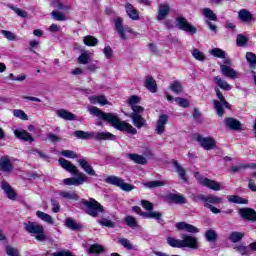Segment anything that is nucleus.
I'll return each instance as SVG.
<instances>
[{
  "label": "nucleus",
  "instance_id": "f257e3e1",
  "mask_svg": "<svg viewBox=\"0 0 256 256\" xmlns=\"http://www.w3.org/2000/svg\"><path fill=\"white\" fill-rule=\"evenodd\" d=\"M88 111L90 115L110 123V125H112L114 129H117V131H122L123 133H128L129 135H137V129L126 121H121L119 116H117L115 113H105L95 106H89Z\"/></svg>",
  "mask_w": 256,
  "mask_h": 256
},
{
  "label": "nucleus",
  "instance_id": "f03ea898",
  "mask_svg": "<svg viewBox=\"0 0 256 256\" xmlns=\"http://www.w3.org/2000/svg\"><path fill=\"white\" fill-rule=\"evenodd\" d=\"M75 137L77 139H95V141H115L117 137L113 135L111 132H85L83 130H78L74 132Z\"/></svg>",
  "mask_w": 256,
  "mask_h": 256
},
{
  "label": "nucleus",
  "instance_id": "7ed1b4c3",
  "mask_svg": "<svg viewBox=\"0 0 256 256\" xmlns=\"http://www.w3.org/2000/svg\"><path fill=\"white\" fill-rule=\"evenodd\" d=\"M24 230L27 233H30V235H34L36 241H47V236L45 235V228L43 227V225L37 222L28 221L24 223Z\"/></svg>",
  "mask_w": 256,
  "mask_h": 256
},
{
  "label": "nucleus",
  "instance_id": "20e7f679",
  "mask_svg": "<svg viewBox=\"0 0 256 256\" xmlns=\"http://www.w3.org/2000/svg\"><path fill=\"white\" fill-rule=\"evenodd\" d=\"M81 203L85 207V212L90 217H99V213H105L103 206L93 198L89 200L82 199Z\"/></svg>",
  "mask_w": 256,
  "mask_h": 256
},
{
  "label": "nucleus",
  "instance_id": "39448f33",
  "mask_svg": "<svg viewBox=\"0 0 256 256\" xmlns=\"http://www.w3.org/2000/svg\"><path fill=\"white\" fill-rule=\"evenodd\" d=\"M215 91H216V96L218 97L219 100H214L213 106L218 117H223L225 115V110L223 109V107L231 110V104L227 102V100L225 99V96H223V93H221V90L216 88Z\"/></svg>",
  "mask_w": 256,
  "mask_h": 256
},
{
  "label": "nucleus",
  "instance_id": "423d86ee",
  "mask_svg": "<svg viewBox=\"0 0 256 256\" xmlns=\"http://www.w3.org/2000/svg\"><path fill=\"white\" fill-rule=\"evenodd\" d=\"M105 183H108L109 185H115L116 187H120L122 191L126 192L133 191L135 189V186L129 183H125L123 179L117 176H108L105 179Z\"/></svg>",
  "mask_w": 256,
  "mask_h": 256
},
{
  "label": "nucleus",
  "instance_id": "0eeeda50",
  "mask_svg": "<svg viewBox=\"0 0 256 256\" xmlns=\"http://www.w3.org/2000/svg\"><path fill=\"white\" fill-rule=\"evenodd\" d=\"M175 25L177 29H180V31H185V33H191V35H195V33H197V28L191 25L183 16L176 17Z\"/></svg>",
  "mask_w": 256,
  "mask_h": 256
},
{
  "label": "nucleus",
  "instance_id": "6e6552de",
  "mask_svg": "<svg viewBox=\"0 0 256 256\" xmlns=\"http://www.w3.org/2000/svg\"><path fill=\"white\" fill-rule=\"evenodd\" d=\"M114 29L122 41H127V35L125 33H133V29L123 26V18L121 17L115 19Z\"/></svg>",
  "mask_w": 256,
  "mask_h": 256
},
{
  "label": "nucleus",
  "instance_id": "1a4fd4ad",
  "mask_svg": "<svg viewBox=\"0 0 256 256\" xmlns=\"http://www.w3.org/2000/svg\"><path fill=\"white\" fill-rule=\"evenodd\" d=\"M202 14L206 18L205 24L207 25L210 31L217 33V25L213 24L211 21H217V14L211 10V8H203Z\"/></svg>",
  "mask_w": 256,
  "mask_h": 256
},
{
  "label": "nucleus",
  "instance_id": "9d476101",
  "mask_svg": "<svg viewBox=\"0 0 256 256\" xmlns=\"http://www.w3.org/2000/svg\"><path fill=\"white\" fill-rule=\"evenodd\" d=\"M195 140L205 149V151H211L212 149H215V146L217 145L213 137H203L200 134L195 135Z\"/></svg>",
  "mask_w": 256,
  "mask_h": 256
},
{
  "label": "nucleus",
  "instance_id": "9b49d317",
  "mask_svg": "<svg viewBox=\"0 0 256 256\" xmlns=\"http://www.w3.org/2000/svg\"><path fill=\"white\" fill-rule=\"evenodd\" d=\"M182 249L187 247L188 249H199L200 244L199 240L195 236H191L188 234H182Z\"/></svg>",
  "mask_w": 256,
  "mask_h": 256
},
{
  "label": "nucleus",
  "instance_id": "f8f14e48",
  "mask_svg": "<svg viewBox=\"0 0 256 256\" xmlns=\"http://www.w3.org/2000/svg\"><path fill=\"white\" fill-rule=\"evenodd\" d=\"M77 177L66 178L63 180L64 185H73L74 187H79V185H83V183H87L89 181V177L85 175L83 172L77 174Z\"/></svg>",
  "mask_w": 256,
  "mask_h": 256
},
{
  "label": "nucleus",
  "instance_id": "ddd939ff",
  "mask_svg": "<svg viewBox=\"0 0 256 256\" xmlns=\"http://www.w3.org/2000/svg\"><path fill=\"white\" fill-rule=\"evenodd\" d=\"M238 214L244 221L256 222V211L252 208H240Z\"/></svg>",
  "mask_w": 256,
  "mask_h": 256
},
{
  "label": "nucleus",
  "instance_id": "4468645a",
  "mask_svg": "<svg viewBox=\"0 0 256 256\" xmlns=\"http://www.w3.org/2000/svg\"><path fill=\"white\" fill-rule=\"evenodd\" d=\"M142 113L143 111L134 110L130 114V118L132 119L133 125L136 126L137 129L145 127V123H147V120H145V118L141 116Z\"/></svg>",
  "mask_w": 256,
  "mask_h": 256
},
{
  "label": "nucleus",
  "instance_id": "2eb2a0df",
  "mask_svg": "<svg viewBox=\"0 0 256 256\" xmlns=\"http://www.w3.org/2000/svg\"><path fill=\"white\" fill-rule=\"evenodd\" d=\"M198 182L200 183V185H203V187H207L208 189H212V191H221V185L219 184V182L215 181V180H211L209 178H205V177H199L198 178Z\"/></svg>",
  "mask_w": 256,
  "mask_h": 256
},
{
  "label": "nucleus",
  "instance_id": "dca6fc26",
  "mask_svg": "<svg viewBox=\"0 0 256 256\" xmlns=\"http://www.w3.org/2000/svg\"><path fill=\"white\" fill-rule=\"evenodd\" d=\"M224 125L227 129H231V131H243V125L241 121L233 118L228 117L224 120Z\"/></svg>",
  "mask_w": 256,
  "mask_h": 256
},
{
  "label": "nucleus",
  "instance_id": "f3484780",
  "mask_svg": "<svg viewBox=\"0 0 256 256\" xmlns=\"http://www.w3.org/2000/svg\"><path fill=\"white\" fill-rule=\"evenodd\" d=\"M220 71L222 75H224V77H227L228 79H239L240 77L239 72L225 64H220Z\"/></svg>",
  "mask_w": 256,
  "mask_h": 256
},
{
  "label": "nucleus",
  "instance_id": "a211bd4d",
  "mask_svg": "<svg viewBox=\"0 0 256 256\" xmlns=\"http://www.w3.org/2000/svg\"><path fill=\"white\" fill-rule=\"evenodd\" d=\"M169 121V115L167 114H161L157 120L155 132L157 135H163L165 133V125H167V122Z\"/></svg>",
  "mask_w": 256,
  "mask_h": 256
},
{
  "label": "nucleus",
  "instance_id": "6ab92c4d",
  "mask_svg": "<svg viewBox=\"0 0 256 256\" xmlns=\"http://www.w3.org/2000/svg\"><path fill=\"white\" fill-rule=\"evenodd\" d=\"M14 135L17 139H20V141L29 142V143H33V141H35L33 139V136H31L29 132L21 128L14 130Z\"/></svg>",
  "mask_w": 256,
  "mask_h": 256
},
{
  "label": "nucleus",
  "instance_id": "aec40b11",
  "mask_svg": "<svg viewBox=\"0 0 256 256\" xmlns=\"http://www.w3.org/2000/svg\"><path fill=\"white\" fill-rule=\"evenodd\" d=\"M58 161L61 167L66 171H69V173H73V175L79 174L77 166L73 165V163H71L69 160H66L65 158H60Z\"/></svg>",
  "mask_w": 256,
  "mask_h": 256
},
{
  "label": "nucleus",
  "instance_id": "412c9836",
  "mask_svg": "<svg viewBox=\"0 0 256 256\" xmlns=\"http://www.w3.org/2000/svg\"><path fill=\"white\" fill-rule=\"evenodd\" d=\"M1 189L11 201H15V199H17V194L15 193V190H13V187H11L7 181L3 180L1 182Z\"/></svg>",
  "mask_w": 256,
  "mask_h": 256
},
{
  "label": "nucleus",
  "instance_id": "4be33fe9",
  "mask_svg": "<svg viewBox=\"0 0 256 256\" xmlns=\"http://www.w3.org/2000/svg\"><path fill=\"white\" fill-rule=\"evenodd\" d=\"M238 19L243 23H253L255 16L247 9H241L238 12Z\"/></svg>",
  "mask_w": 256,
  "mask_h": 256
},
{
  "label": "nucleus",
  "instance_id": "5701e85b",
  "mask_svg": "<svg viewBox=\"0 0 256 256\" xmlns=\"http://www.w3.org/2000/svg\"><path fill=\"white\" fill-rule=\"evenodd\" d=\"M78 165L87 173V175H90L91 177H96L97 173H95V170L93 169V166L87 162L85 159H78Z\"/></svg>",
  "mask_w": 256,
  "mask_h": 256
},
{
  "label": "nucleus",
  "instance_id": "b1692460",
  "mask_svg": "<svg viewBox=\"0 0 256 256\" xmlns=\"http://www.w3.org/2000/svg\"><path fill=\"white\" fill-rule=\"evenodd\" d=\"M176 229H178V231H186L187 233H199V228L186 222L176 223Z\"/></svg>",
  "mask_w": 256,
  "mask_h": 256
},
{
  "label": "nucleus",
  "instance_id": "393cba45",
  "mask_svg": "<svg viewBox=\"0 0 256 256\" xmlns=\"http://www.w3.org/2000/svg\"><path fill=\"white\" fill-rule=\"evenodd\" d=\"M171 11V8L169 7V4H160L158 6V14L156 16L157 21H163Z\"/></svg>",
  "mask_w": 256,
  "mask_h": 256
},
{
  "label": "nucleus",
  "instance_id": "a878e982",
  "mask_svg": "<svg viewBox=\"0 0 256 256\" xmlns=\"http://www.w3.org/2000/svg\"><path fill=\"white\" fill-rule=\"evenodd\" d=\"M0 171H3L4 173L13 172V164L8 157H2L0 159Z\"/></svg>",
  "mask_w": 256,
  "mask_h": 256
},
{
  "label": "nucleus",
  "instance_id": "bb28decb",
  "mask_svg": "<svg viewBox=\"0 0 256 256\" xmlns=\"http://www.w3.org/2000/svg\"><path fill=\"white\" fill-rule=\"evenodd\" d=\"M223 203V198L210 194L206 196L204 207H213V205H219Z\"/></svg>",
  "mask_w": 256,
  "mask_h": 256
},
{
  "label": "nucleus",
  "instance_id": "cd10ccee",
  "mask_svg": "<svg viewBox=\"0 0 256 256\" xmlns=\"http://www.w3.org/2000/svg\"><path fill=\"white\" fill-rule=\"evenodd\" d=\"M144 85L150 93H157V81L153 79V76L147 75L144 81Z\"/></svg>",
  "mask_w": 256,
  "mask_h": 256
},
{
  "label": "nucleus",
  "instance_id": "c85d7f7f",
  "mask_svg": "<svg viewBox=\"0 0 256 256\" xmlns=\"http://www.w3.org/2000/svg\"><path fill=\"white\" fill-rule=\"evenodd\" d=\"M168 201L175 203L176 205H185L187 204V198L181 194H169L167 196Z\"/></svg>",
  "mask_w": 256,
  "mask_h": 256
},
{
  "label": "nucleus",
  "instance_id": "c756f323",
  "mask_svg": "<svg viewBox=\"0 0 256 256\" xmlns=\"http://www.w3.org/2000/svg\"><path fill=\"white\" fill-rule=\"evenodd\" d=\"M56 114L60 119H64L65 121H75L77 119V116L75 114L65 110V109H59L56 111Z\"/></svg>",
  "mask_w": 256,
  "mask_h": 256
},
{
  "label": "nucleus",
  "instance_id": "7c9ffc66",
  "mask_svg": "<svg viewBox=\"0 0 256 256\" xmlns=\"http://www.w3.org/2000/svg\"><path fill=\"white\" fill-rule=\"evenodd\" d=\"M172 164L175 167L177 173L179 174L180 179H182L184 183H187V181H189V178H187L185 168H183V166H181V164H179V162L176 160H173Z\"/></svg>",
  "mask_w": 256,
  "mask_h": 256
},
{
  "label": "nucleus",
  "instance_id": "2f4dec72",
  "mask_svg": "<svg viewBox=\"0 0 256 256\" xmlns=\"http://www.w3.org/2000/svg\"><path fill=\"white\" fill-rule=\"evenodd\" d=\"M140 99L139 96L133 95L128 99V105H130L132 111H145V108L142 106L137 105Z\"/></svg>",
  "mask_w": 256,
  "mask_h": 256
},
{
  "label": "nucleus",
  "instance_id": "473e14b6",
  "mask_svg": "<svg viewBox=\"0 0 256 256\" xmlns=\"http://www.w3.org/2000/svg\"><path fill=\"white\" fill-rule=\"evenodd\" d=\"M127 158L130 161H133V163H137V165H145L147 164V158H145L143 155L135 154V153H130L127 154Z\"/></svg>",
  "mask_w": 256,
  "mask_h": 256
},
{
  "label": "nucleus",
  "instance_id": "72a5a7b5",
  "mask_svg": "<svg viewBox=\"0 0 256 256\" xmlns=\"http://www.w3.org/2000/svg\"><path fill=\"white\" fill-rule=\"evenodd\" d=\"M89 101L90 103H92L93 105H97V103H99V105H109V100H107V97L103 96V95H93L89 97Z\"/></svg>",
  "mask_w": 256,
  "mask_h": 256
},
{
  "label": "nucleus",
  "instance_id": "f704fd0d",
  "mask_svg": "<svg viewBox=\"0 0 256 256\" xmlns=\"http://www.w3.org/2000/svg\"><path fill=\"white\" fill-rule=\"evenodd\" d=\"M214 83L218 85L220 89H223V91H231V89H233V86L222 79L221 76L214 77Z\"/></svg>",
  "mask_w": 256,
  "mask_h": 256
},
{
  "label": "nucleus",
  "instance_id": "c9c22d12",
  "mask_svg": "<svg viewBox=\"0 0 256 256\" xmlns=\"http://www.w3.org/2000/svg\"><path fill=\"white\" fill-rule=\"evenodd\" d=\"M126 9V13L128 15V17H130V19H132L133 21H138L139 19V12H137V9H135V7H133L131 4H126L125 6Z\"/></svg>",
  "mask_w": 256,
  "mask_h": 256
},
{
  "label": "nucleus",
  "instance_id": "e433bc0d",
  "mask_svg": "<svg viewBox=\"0 0 256 256\" xmlns=\"http://www.w3.org/2000/svg\"><path fill=\"white\" fill-rule=\"evenodd\" d=\"M243 169H256V163H250V164H241L238 166H232L230 168L231 173H241Z\"/></svg>",
  "mask_w": 256,
  "mask_h": 256
},
{
  "label": "nucleus",
  "instance_id": "4c0bfd02",
  "mask_svg": "<svg viewBox=\"0 0 256 256\" xmlns=\"http://www.w3.org/2000/svg\"><path fill=\"white\" fill-rule=\"evenodd\" d=\"M65 225L68 229H71V231H79L83 229V226L77 223V221H75L73 218H67Z\"/></svg>",
  "mask_w": 256,
  "mask_h": 256
},
{
  "label": "nucleus",
  "instance_id": "58836bf2",
  "mask_svg": "<svg viewBox=\"0 0 256 256\" xmlns=\"http://www.w3.org/2000/svg\"><path fill=\"white\" fill-rule=\"evenodd\" d=\"M244 237L245 233L233 231L229 234L228 239L231 243H239L240 241H243Z\"/></svg>",
  "mask_w": 256,
  "mask_h": 256
},
{
  "label": "nucleus",
  "instance_id": "ea45409f",
  "mask_svg": "<svg viewBox=\"0 0 256 256\" xmlns=\"http://www.w3.org/2000/svg\"><path fill=\"white\" fill-rule=\"evenodd\" d=\"M170 91L172 93H175L176 95H181L183 92V84H181V81L175 80L173 81L169 86Z\"/></svg>",
  "mask_w": 256,
  "mask_h": 256
},
{
  "label": "nucleus",
  "instance_id": "a19ab883",
  "mask_svg": "<svg viewBox=\"0 0 256 256\" xmlns=\"http://www.w3.org/2000/svg\"><path fill=\"white\" fill-rule=\"evenodd\" d=\"M142 217L144 219H156L157 222L160 223L163 214H161V212H155L153 210H150L148 212H144V214H142Z\"/></svg>",
  "mask_w": 256,
  "mask_h": 256
},
{
  "label": "nucleus",
  "instance_id": "79ce46f5",
  "mask_svg": "<svg viewBox=\"0 0 256 256\" xmlns=\"http://www.w3.org/2000/svg\"><path fill=\"white\" fill-rule=\"evenodd\" d=\"M60 197L62 199H69L70 201H79V195L73 191H60Z\"/></svg>",
  "mask_w": 256,
  "mask_h": 256
},
{
  "label": "nucleus",
  "instance_id": "37998d69",
  "mask_svg": "<svg viewBox=\"0 0 256 256\" xmlns=\"http://www.w3.org/2000/svg\"><path fill=\"white\" fill-rule=\"evenodd\" d=\"M36 216L38 217V219H41V221L48 223V225H53L55 223L53 217L43 211H37Z\"/></svg>",
  "mask_w": 256,
  "mask_h": 256
},
{
  "label": "nucleus",
  "instance_id": "c03bdc74",
  "mask_svg": "<svg viewBox=\"0 0 256 256\" xmlns=\"http://www.w3.org/2000/svg\"><path fill=\"white\" fill-rule=\"evenodd\" d=\"M168 245H170V247H174L176 249H183V242H182V239H176V238H173V237H168L166 239Z\"/></svg>",
  "mask_w": 256,
  "mask_h": 256
},
{
  "label": "nucleus",
  "instance_id": "a18cd8bd",
  "mask_svg": "<svg viewBox=\"0 0 256 256\" xmlns=\"http://www.w3.org/2000/svg\"><path fill=\"white\" fill-rule=\"evenodd\" d=\"M50 5L51 7H54V9H58L59 11H69V9H71L70 6L63 4V2L59 0H52Z\"/></svg>",
  "mask_w": 256,
  "mask_h": 256
},
{
  "label": "nucleus",
  "instance_id": "49530a36",
  "mask_svg": "<svg viewBox=\"0 0 256 256\" xmlns=\"http://www.w3.org/2000/svg\"><path fill=\"white\" fill-rule=\"evenodd\" d=\"M124 223H126V225H128V227L131 229H137V227H139V224H137V219L133 216H126L124 218Z\"/></svg>",
  "mask_w": 256,
  "mask_h": 256
},
{
  "label": "nucleus",
  "instance_id": "de8ad7c7",
  "mask_svg": "<svg viewBox=\"0 0 256 256\" xmlns=\"http://www.w3.org/2000/svg\"><path fill=\"white\" fill-rule=\"evenodd\" d=\"M84 45H87L88 47H95L98 43L99 40L95 38L94 36L88 35L84 37L83 39Z\"/></svg>",
  "mask_w": 256,
  "mask_h": 256
},
{
  "label": "nucleus",
  "instance_id": "09e8293b",
  "mask_svg": "<svg viewBox=\"0 0 256 256\" xmlns=\"http://www.w3.org/2000/svg\"><path fill=\"white\" fill-rule=\"evenodd\" d=\"M249 43V38L244 34H238L236 37V45L237 47H245Z\"/></svg>",
  "mask_w": 256,
  "mask_h": 256
},
{
  "label": "nucleus",
  "instance_id": "8fccbe9b",
  "mask_svg": "<svg viewBox=\"0 0 256 256\" xmlns=\"http://www.w3.org/2000/svg\"><path fill=\"white\" fill-rule=\"evenodd\" d=\"M164 185L165 182L161 180H154L144 183V187H147L148 189H155L157 187H163Z\"/></svg>",
  "mask_w": 256,
  "mask_h": 256
},
{
  "label": "nucleus",
  "instance_id": "3c124183",
  "mask_svg": "<svg viewBox=\"0 0 256 256\" xmlns=\"http://www.w3.org/2000/svg\"><path fill=\"white\" fill-rule=\"evenodd\" d=\"M229 203H237L238 205H245L247 200L245 198H241V196L231 195L228 196Z\"/></svg>",
  "mask_w": 256,
  "mask_h": 256
},
{
  "label": "nucleus",
  "instance_id": "603ef678",
  "mask_svg": "<svg viewBox=\"0 0 256 256\" xmlns=\"http://www.w3.org/2000/svg\"><path fill=\"white\" fill-rule=\"evenodd\" d=\"M210 55H212L213 57H217L218 59H225V57H227V54L225 53V51H223V49L220 48H214L210 51Z\"/></svg>",
  "mask_w": 256,
  "mask_h": 256
},
{
  "label": "nucleus",
  "instance_id": "864d4df0",
  "mask_svg": "<svg viewBox=\"0 0 256 256\" xmlns=\"http://www.w3.org/2000/svg\"><path fill=\"white\" fill-rule=\"evenodd\" d=\"M205 237L209 243H215L217 241V232H215L213 229H209L205 233Z\"/></svg>",
  "mask_w": 256,
  "mask_h": 256
},
{
  "label": "nucleus",
  "instance_id": "5fc2aeb1",
  "mask_svg": "<svg viewBox=\"0 0 256 256\" xmlns=\"http://www.w3.org/2000/svg\"><path fill=\"white\" fill-rule=\"evenodd\" d=\"M118 243H120V245H122V247H124V249H127L128 251H133V249H135V247H133V244H131V241H129V239L127 238H119Z\"/></svg>",
  "mask_w": 256,
  "mask_h": 256
},
{
  "label": "nucleus",
  "instance_id": "6e6d98bb",
  "mask_svg": "<svg viewBox=\"0 0 256 256\" xmlns=\"http://www.w3.org/2000/svg\"><path fill=\"white\" fill-rule=\"evenodd\" d=\"M246 60L249 63L250 67H256V55L253 52L246 53Z\"/></svg>",
  "mask_w": 256,
  "mask_h": 256
},
{
  "label": "nucleus",
  "instance_id": "4d7b16f0",
  "mask_svg": "<svg viewBox=\"0 0 256 256\" xmlns=\"http://www.w3.org/2000/svg\"><path fill=\"white\" fill-rule=\"evenodd\" d=\"M234 249L240 253V255H249V248L243 244L235 245Z\"/></svg>",
  "mask_w": 256,
  "mask_h": 256
},
{
  "label": "nucleus",
  "instance_id": "13d9d810",
  "mask_svg": "<svg viewBox=\"0 0 256 256\" xmlns=\"http://www.w3.org/2000/svg\"><path fill=\"white\" fill-rule=\"evenodd\" d=\"M78 63H80V65H87V63H89L88 51H84L81 53V55L78 57Z\"/></svg>",
  "mask_w": 256,
  "mask_h": 256
},
{
  "label": "nucleus",
  "instance_id": "bf43d9fd",
  "mask_svg": "<svg viewBox=\"0 0 256 256\" xmlns=\"http://www.w3.org/2000/svg\"><path fill=\"white\" fill-rule=\"evenodd\" d=\"M175 102L177 103V105H179V107H183L184 109H187V107L191 105V103H189V100L182 97H176Z\"/></svg>",
  "mask_w": 256,
  "mask_h": 256
},
{
  "label": "nucleus",
  "instance_id": "052dcab7",
  "mask_svg": "<svg viewBox=\"0 0 256 256\" xmlns=\"http://www.w3.org/2000/svg\"><path fill=\"white\" fill-rule=\"evenodd\" d=\"M192 57H194V59H196V61H205V54H203V52H201L199 49H194L192 51Z\"/></svg>",
  "mask_w": 256,
  "mask_h": 256
},
{
  "label": "nucleus",
  "instance_id": "680f3d73",
  "mask_svg": "<svg viewBox=\"0 0 256 256\" xmlns=\"http://www.w3.org/2000/svg\"><path fill=\"white\" fill-rule=\"evenodd\" d=\"M13 115L18 119H22V121H27L29 119V116H27L23 110L15 109L13 110Z\"/></svg>",
  "mask_w": 256,
  "mask_h": 256
},
{
  "label": "nucleus",
  "instance_id": "e2e57ef3",
  "mask_svg": "<svg viewBox=\"0 0 256 256\" xmlns=\"http://www.w3.org/2000/svg\"><path fill=\"white\" fill-rule=\"evenodd\" d=\"M51 17L52 19H54V21H65V14H63V12H59V11H52L51 13Z\"/></svg>",
  "mask_w": 256,
  "mask_h": 256
},
{
  "label": "nucleus",
  "instance_id": "0e129e2a",
  "mask_svg": "<svg viewBox=\"0 0 256 256\" xmlns=\"http://www.w3.org/2000/svg\"><path fill=\"white\" fill-rule=\"evenodd\" d=\"M191 198L194 203H199L203 201V203L205 204L207 196L203 194H192Z\"/></svg>",
  "mask_w": 256,
  "mask_h": 256
},
{
  "label": "nucleus",
  "instance_id": "69168bd1",
  "mask_svg": "<svg viewBox=\"0 0 256 256\" xmlns=\"http://www.w3.org/2000/svg\"><path fill=\"white\" fill-rule=\"evenodd\" d=\"M5 251L7 256H19V250L17 248L6 246Z\"/></svg>",
  "mask_w": 256,
  "mask_h": 256
},
{
  "label": "nucleus",
  "instance_id": "338daca9",
  "mask_svg": "<svg viewBox=\"0 0 256 256\" xmlns=\"http://www.w3.org/2000/svg\"><path fill=\"white\" fill-rule=\"evenodd\" d=\"M88 253H103V246L99 244L91 245L88 250Z\"/></svg>",
  "mask_w": 256,
  "mask_h": 256
},
{
  "label": "nucleus",
  "instance_id": "774afa93",
  "mask_svg": "<svg viewBox=\"0 0 256 256\" xmlns=\"http://www.w3.org/2000/svg\"><path fill=\"white\" fill-rule=\"evenodd\" d=\"M51 256H73V252L69 250H62L52 253Z\"/></svg>",
  "mask_w": 256,
  "mask_h": 256
}]
</instances>
